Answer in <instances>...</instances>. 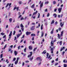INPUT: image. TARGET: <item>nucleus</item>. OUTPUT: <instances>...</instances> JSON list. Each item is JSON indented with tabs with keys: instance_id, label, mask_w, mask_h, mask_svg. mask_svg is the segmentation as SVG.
Here are the masks:
<instances>
[{
	"instance_id": "1",
	"label": "nucleus",
	"mask_w": 67,
	"mask_h": 67,
	"mask_svg": "<svg viewBox=\"0 0 67 67\" xmlns=\"http://www.w3.org/2000/svg\"><path fill=\"white\" fill-rule=\"evenodd\" d=\"M63 34H64V31H63L61 32V34L60 35H59V34H58V37L59 39H60V37H62V36H63Z\"/></svg>"
},
{
	"instance_id": "2",
	"label": "nucleus",
	"mask_w": 67,
	"mask_h": 67,
	"mask_svg": "<svg viewBox=\"0 0 67 67\" xmlns=\"http://www.w3.org/2000/svg\"><path fill=\"white\" fill-rule=\"evenodd\" d=\"M8 5L9 6V8H10L11 7V3H8L7 4V5L5 7V8H7L8 7Z\"/></svg>"
},
{
	"instance_id": "3",
	"label": "nucleus",
	"mask_w": 67,
	"mask_h": 67,
	"mask_svg": "<svg viewBox=\"0 0 67 67\" xmlns=\"http://www.w3.org/2000/svg\"><path fill=\"white\" fill-rule=\"evenodd\" d=\"M20 26L21 27H22L21 28V29L22 30V31H24V26H23V24H21L20 25Z\"/></svg>"
},
{
	"instance_id": "4",
	"label": "nucleus",
	"mask_w": 67,
	"mask_h": 67,
	"mask_svg": "<svg viewBox=\"0 0 67 67\" xmlns=\"http://www.w3.org/2000/svg\"><path fill=\"white\" fill-rule=\"evenodd\" d=\"M11 35H12V31H11L10 32L9 35V38L8 39V41H9V40H10V39L11 38Z\"/></svg>"
},
{
	"instance_id": "5",
	"label": "nucleus",
	"mask_w": 67,
	"mask_h": 67,
	"mask_svg": "<svg viewBox=\"0 0 67 67\" xmlns=\"http://www.w3.org/2000/svg\"><path fill=\"white\" fill-rule=\"evenodd\" d=\"M43 2H42L40 4V10H41L42 8V7L43 6Z\"/></svg>"
},
{
	"instance_id": "6",
	"label": "nucleus",
	"mask_w": 67,
	"mask_h": 67,
	"mask_svg": "<svg viewBox=\"0 0 67 67\" xmlns=\"http://www.w3.org/2000/svg\"><path fill=\"white\" fill-rule=\"evenodd\" d=\"M48 55H49V54H48V53H47V57L46 58H48V59H49L50 57H51V55H49V57H48Z\"/></svg>"
},
{
	"instance_id": "7",
	"label": "nucleus",
	"mask_w": 67,
	"mask_h": 67,
	"mask_svg": "<svg viewBox=\"0 0 67 67\" xmlns=\"http://www.w3.org/2000/svg\"><path fill=\"white\" fill-rule=\"evenodd\" d=\"M58 11H59V13H60L61 12V11H62V8H58Z\"/></svg>"
},
{
	"instance_id": "8",
	"label": "nucleus",
	"mask_w": 67,
	"mask_h": 67,
	"mask_svg": "<svg viewBox=\"0 0 67 67\" xmlns=\"http://www.w3.org/2000/svg\"><path fill=\"white\" fill-rule=\"evenodd\" d=\"M31 33V32H26V35H28L30 34Z\"/></svg>"
},
{
	"instance_id": "9",
	"label": "nucleus",
	"mask_w": 67,
	"mask_h": 67,
	"mask_svg": "<svg viewBox=\"0 0 67 67\" xmlns=\"http://www.w3.org/2000/svg\"><path fill=\"white\" fill-rule=\"evenodd\" d=\"M38 13V11L37 10L36 11V12H35L33 14V15H36L37 14V13Z\"/></svg>"
},
{
	"instance_id": "10",
	"label": "nucleus",
	"mask_w": 67,
	"mask_h": 67,
	"mask_svg": "<svg viewBox=\"0 0 67 67\" xmlns=\"http://www.w3.org/2000/svg\"><path fill=\"white\" fill-rule=\"evenodd\" d=\"M14 54L15 56H16L17 54H18V52L16 51H15L14 52Z\"/></svg>"
},
{
	"instance_id": "11",
	"label": "nucleus",
	"mask_w": 67,
	"mask_h": 67,
	"mask_svg": "<svg viewBox=\"0 0 67 67\" xmlns=\"http://www.w3.org/2000/svg\"><path fill=\"white\" fill-rule=\"evenodd\" d=\"M54 29L53 28L51 31V34H53V33H54Z\"/></svg>"
},
{
	"instance_id": "12",
	"label": "nucleus",
	"mask_w": 67,
	"mask_h": 67,
	"mask_svg": "<svg viewBox=\"0 0 67 67\" xmlns=\"http://www.w3.org/2000/svg\"><path fill=\"white\" fill-rule=\"evenodd\" d=\"M15 9H17V11H18L19 10V7H15L14 9V10H15Z\"/></svg>"
},
{
	"instance_id": "13",
	"label": "nucleus",
	"mask_w": 67,
	"mask_h": 67,
	"mask_svg": "<svg viewBox=\"0 0 67 67\" xmlns=\"http://www.w3.org/2000/svg\"><path fill=\"white\" fill-rule=\"evenodd\" d=\"M29 49H30V50H32V47L31 46H29Z\"/></svg>"
},
{
	"instance_id": "14",
	"label": "nucleus",
	"mask_w": 67,
	"mask_h": 67,
	"mask_svg": "<svg viewBox=\"0 0 67 67\" xmlns=\"http://www.w3.org/2000/svg\"><path fill=\"white\" fill-rule=\"evenodd\" d=\"M37 60H40V61H42V60H41V58H40V57H38L36 59Z\"/></svg>"
},
{
	"instance_id": "15",
	"label": "nucleus",
	"mask_w": 67,
	"mask_h": 67,
	"mask_svg": "<svg viewBox=\"0 0 67 67\" xmlns=\"http://www.w3.org/2000/svg\"><path fill=\"white\" fill-rule=\"evenodd\" d=\"M53 40H52L51 42V46H53V45H54V43H53Z\"/></svg>"
},
{
	"instance_id": "16",
	"label": "nucleus",
	"mask_w": 67,
	"mask_h": 67,
	"mask_svg": "<svg viewBox=\"0 0 67 67\" xmlns=\"http://www.w3.org/2000/svg\"><path fill=\"white\" fill-rule=\"evenodd\" d=\"M35 26H32V27L31 28V30H34L35 29L34 28Z\"/></svg>"
},
{
	"instance_id": "17",
	"label": "nucleus",
	"mask_w": 67,
	"mask_h": 67,
	"mask_svg": "<svg viewBox=\"0 0 67 67\" xmlns=\"http://www.w3.org/2000/svg\"><path fill=\"white\" fill-rule=\"evenodd\" d=\"M33 57H32L31 58H29V59L30 60V61H32V60H33Z\"/></svg>"
},
{
	"instance_id": "18",
	"label": "nucleus",
	"mask_w": 67,
	"mask_h": 67,
	"mask_svg": "<svg viewBox=\"0 0 67 67\" xmlns=\"http://www.w3.org/2000/svg\"><path fill=\"white\" fill-rule=\"evenodd\" d=\"M34 5H35L34 4H33L31 7V8H32L33 9L34 8Z\"/></svg>"
},
{
	"instance_id": "19",
	"label": "nucleus",
	"mask_w": 67,
	"mask_h": 67,
	"mask_svg": "<svg viewBox=\"0 0 67 67\" xmlns=\"http://www.w3.org/2000/svg\"><path fill=\"white\" fill-rule=\"evenodd\" d=\"M12 18H10L9 21L10 23H11L12 22Z\"/></svg>"
},
{
	"instance_id": "20",
	"label": "nucleus",
	"mask_w": 67,
	"mask_h": 67,
	"mask_svg": "<svg viewBox=\"0 0 67 67\" xmlns=\"http://www.w3.org/2000/svg\"><path fill=\"white\" fill-rule=\"evenodd\" d=\"M44 32H41V37H43V36H44Z\"/></svg>"
},
{
	"instance_id": "21",
	"label": "nucleus",
	"mask_w": 67,
	"mask_h": 67,
	"mask_svg": "<svg viewBox=\"0 0 67 67\" xmlns=\"http://www.w3.org/2000/svg\"><path fill=\"white\" fill-rule=\"evenodd\" d=\"M60 25H61V27H63V26L64 25V24H62V23H60Z\"/></svg>"
},
{
	"instance_id": "22",
	"label": "nucleus",
	"mask_w": 67,
	"mask_h": 67,
	"mask_svg": "<svg viewBox=\"0 0 67 67\" xmlns=\"http://www.w3.org/2000/svg\"><path fill=\"white\" fill-rule=\"evenodd\" d=\"M65 48V47H63V48H62L61 49L60 51H62L63 50H64V49Z\"/></svg>"
},
{
	"instance_id": "23",
	"label": "nucleus",
	"mask_w": 67,
	"mask_h": 67,
	"mask_svg": "<svg viewBox=\"0 0 67 67\" xmlns=\"http://www.w3.org/2000/svg\"><path fill=\"white\" fill-rule=\"evenodd\" d=\"M31 36H35V34H32Z\"/></svg>"
},
{
	"instance_id": "24",
	"label": "nucleus",
	"mask_w": 67,
	"mask_h": 67,
	"mask_svg": "<svg viewBox=\"0 0 67 67\" xmlns=\"http://www.w3.org/2000/svg\"><path fill=\"white\" fill-rule=\"evenodd\" d=\"M53 16H54V18H56L57 17V15L55 14H53Z\"/></svg>"
},
{
	"instance_id": "25",
	"label": "nucleus",
	"mask_w": 67,
	"mask_h": 67,
	"mask_svg": "<svg viewBox=\"0 0 67 67\" xmlns=\"http://www.w3.org/2000/svg\"><path fill=\"white\" fill-rule=\"evenodd\" d=\"M46 53V52L45 51H44L42 53V54H45Z\"/></svg>"
},
{
	"instance_id": "26",
	"label": "nucleus",
	"mask_w": 67,
	"mask_h": 67,
	"mask_svg": "<svg viewBox=\"0 0 67 67\" xmlns=\"http://www.w3.org/2000/svg\"><path fill=\"white\" fill-rule=\"evenodd\" d=\"M59 43L60 44V45H62V41H60Z\"/></svg>"
},
{
	"instance_id": "27",
	"label": "nucleus",
	"mask_w": 67,
	"mask_h": 67,
	"mask_svg": "<svg viewBox=\"0 0 67 67\" xmlns=\"http://www.w3.org/2000/svg\"><path fill=\"white\" fill-rule=\"evenodd\" d=\"M18 63V61H15V65H16Z\"/></svg>"
},
{
	"instance_id": "28",
	"label": "nucleus",
	"mask_w": 67,
	"mask_h": 67,
	"mask_svg": "<svg viewBox=\"0 0 67 67\" xmlns=\"http://www.w3.org/2000/svg\"><path fill=\"white\" fill-rule=\"evenodd\" d=\"M54 20H53L51 24H53V23H54Z\"/></svg>"
},
{
	"instance_id": "29",
	"label": "nucleus",
	"mask_w": 67,
	"mask_h": 67,
	"mask_svg": "<svg viewBox=\"0 0 67 67\" xmlns=\"http://www.w3.org/2000/svg\"><path fill=\"white\" fill-rule=\"evenodd\" d=\"M53 3L54 4H56V2L55 1H54L53 2Z\"/></svg>"
},
{
	"instance_id": "30",
	"label": "nucleus",
	"mask_w": 67,
	"mask_h": 67,
	"mask_svg": "<svg viewBox=\"0 0 67 67\" xmlns=\"http://www.w3.org/2000/svg\"><path fill=\"white\" fill-rule=\"evenodd\" d=\"M20 35H19V34L17 35V38H19V37H20Z\"/></svg>"
},
{
	"instance_id": "31",
	"label": "nucleus",
	"mask_w": 67,
	"mask_h": 67,
	"mask_svg": "<svg viewBox=\"0 0 67 67\" xmlns=\"http://www.w3.org/2000/svg\"><path fill=\"white\" fill-rule=\"evenodd\" d=\"M2 57H3V54H2L0 55L1 58H2Z\"/></svg>"
},
{
	"instance_id": "32",
	"label": "nucleus",
	"mask_w": 67,
	"mask_h": 67,
	"mask_svg": "<svg viewBox=\"0 0 67 67\" xmlns=\"http://www.w3.org/2000/svg\"><path fill=\"white\" fill-rule=\"evenodd\" d=\"M7 44H6L5 45V46H4V48H3V49H5V48H6V47H7Z\"/></svg>"
},
{
	"instance_id": "33",
	"label": "nucleus",
	"mask_w": 67,
	"mask_h": 67,
	"mask_svg": "<svg viewBox=\"0 0 67 67\" xmlns=\"http://www.w3.org/2000/svg\"><path fill=\"white\" fill-rule=\"evenodd\" d=\"M26 47H25L24 50V52H26Z\"/></svg>"
},
{
	"instance_id": "34",
	"label": "nucleus",
	"mask_w": 67,
	"mask_h": 67,
	"mask_svg": "<svg viewBox=\"0 0 67 67\" xmlns=\"http://www.w3.org/2000/svg\"><path fill=\"white\" fill-rule=\"evenodd\" d=\"M19 4H22V2L21 1H19Z\"/></svg>"
},
{
	"instance_id": "35",
	"label": "nucleus",
	"mask_w": 67,
	"mask_h": 67,
	"mask_svg": "<svg viewBox=\"0 0 67 67\" xmlns=\"http://www.w3.org/2000/svg\"><path fill=\"white\" fill-rule=\"evenodd\" d=\"M36 49H37V47L35 48L33 50L34 52H35V51Z\"/></svg>"
},
{
	"instance_id": "36",
	"label": "nucleus",
	"mask_w": 67,
	"mask_h": 67,
	"mask_svg": "<svg viewBox=\"0 0 67 67\" xmlns=\"http://www.w3.org/2000/svg\"><path fill=\"white\" fill-rule=\"evenodd\" d=\"M43 25L42 24L41 25V30H43Z\"/></svg>"
},
{
	"instance_id": "37",
	"label": "nucleus",
	"mask_w": 67,
	"mask_h": 67,
	"mask_svg": "<svg viewBox=\"0 0 67 67\" xmlns=\"http://www.w3.org/2000/svg\"><path fill=\"white\" fill-rule=\"evenodd\" d=\"M64 67H67V65L66 64H64Z\"/></svg>"
},
{
	"instance_id": "38",
	"label": "nucleus",
	"mask_w": 67,
	"mask_h": 67,
	"mask_svg": "<svg viewBox=\"0 0 67 67\" xmlns=\"http://www.w3.org/2000/svg\"><path fill=\"white\" fill-rule=\"evenodd\" d=\"M40 13H39L38 14V16L37 17V18H40Z\"/></svg>"
},
{
	"instance_id": "39",
	"label": "nucleus",
	"mask_w": 67,
	"mask_h": 67,
	"mask_svg": "<svg viewBox=\"0 0 67 67\" xmlns=\"http://www.w3.org/2000/svg\"><path fill=\"white\" fill-rule=\"evenodd\" d=\"M49 3V2L48 1H47L45 2V4H48V3Z\"/></svg>"
},
{
	"instance_id": "40",
	"label": "nucleus",
	"mask_w": 67,
	"mask_h": 67,
	"mask_svg": "<svg viewBox=\"0 0 67 67\" xmlns=\"http://www.w3.org/2000/svg\"><path fill=\"white\" fill-rule=\"evenodd\" d=\"M16 59V58H14L13 60V61H15Z\"/></svg>"
},
{
	"instance_id": "41",
	"label": "nucleus",
	"mask_w": 67,
	"mask_h": 67,
	"mask_svg": "<svg viewBox=\"0 0 67 67\" xmlns=\"http://www.w3.org/2000/svg\"><path fill=\"white\" fill-rule=\"evenodd\" d=\"M53 50H54V49H53V48H51L50 50H51V51H53Z\"/></svg>"
},
{
	"instance_id": "42",
	"label": "nucleus",
	"mask_w": 67,
	"mask_h": 67,
	"mask_svg": "<svg viewBox=\"0 0 67 67\" xmlns=\"http://www.w3.org/2000/svg\"><path fill=\"white\" fill-rule=\"evenodd\" d=\"M20 27V26L19 25H17L16 27L15 28H16V27H17V28H19Z\"/></svg>"
},
{
	"instance_id": "43",
	"label": "nucleus",
	"mask_w": 67,
	"mask_h": 67,
	"mask_svg": "<svg viewBox=\"0 0 67 67\" xmlns=\"http://www.w3.org/2000/svg\"><path fill=\"white\" fill-rule=\"evenodd\" d=\"M1 35H4L5 34L4 33H3V32H2L1 34Z\"/></svg>"
},
{
	"instance_id": "44",
	"label": "nucleus",
	"mask_w": 67,
	"mask_h": 67,
	"mask_svg": "<svg viewBox=\"0 0 67 67\" xmlns=\"http://www.w3.org/2000/svg\"><path fill=\"white\" fill-rule=\"evenodd\" d=\"M32 53H33V52H30V55H31V56H32Z\"/></svg>"
},
{
	"instance_id": "45",
	"label": "nucleus",
	"mask_w": 67,
	"mask_h": 67,
	"mask_svg": "<svg viewBox=\"0 0 67 67\" xmlns=\"http://www.w3.org/2000/svg\"><path fill=\"white\" fill-rule=\"evenodd\" d=\"M6 37V35H5L4 36H3V38H5Z\"/></svg>"
},
{
	"instance_id": "46",
	"label": "nucleus",
	"mask_w": 67,
	"mask_h": 67,
	"mask_svg": "<svg viewBox=\"0 0 67 67\" xmlns=\"http://www.w3.org/2000/svg\"><path fill=\"white\" fill-rule=\"evenodd\" d=\"M41 62H40V63L38 64V66H40V65H41Z\"/></svg>"
},
{
	"instance_id": "47",
	"label": "nucleus",
	"mask_w": 67,
	"mask_h": 67,
	"mask_svg": "<svg viewBox=\"0 0 67 67\" xmlns=\"http://www.w3.org/2000/svg\"><path fill=\"white\" fill-rule=\"evenodd\" d=\"M57 21H56L55 23V25H57Z\"/></svg>"
},
{
	"instance_id": "48",
	"label": "nucleus",
	"mask_w": 67,
	"mask_h": 67,
	"mask_svg": "<svg viewBox=\"0 0 67 67\" xmlns=\"http://www.w3.org/2000/svg\"><path fill=\"white\" fill-rule=\"evenodd\" d=\"M19 58H17L16 61H17L18 62V61H19Z\"/></svg>"
},
{
	"instance_id": "49",
	"label": "nucleus",
	"mask_w": 67,
	"mask_h": 67,
	"mask_svg": "<svg viewBox=\"0 0 67 67\" xmlns=\"http://www.w3.org/2000/svg\"><path fill=\"white\" fill-rule=\"evenodd\" d=\"M15 31H14L13 34V35H15Z\"/></svg>"
},
{
	"instance_id": "50",
	"label": "nucleus",
	"mask_w": 67,
	"mask_h": 67,
	"mask_svg": "<svg viewBox=\"0 0 67 67\" xmlns=\"http://www.w3.org/2000/svg\"><path fill=\"white\" fill-rule=\"evenodd\" d=\"M47 17H48L49 16V13H48L47 14Z\"/></svg>"
},
{
	"instance_id": "51",
	"label": "nucleus",
	"mask_w": 67,
	"mask_h": 67,
	"mask_svg": "<svg viewBox=\"0 0 67 67\" xmlns=\"http://www.w3.org/2000/svg\"><path fill=\"white\" fill-rule=\"evenodd\" d=\"M31 56H32V55H29L28 56V58H29V57H31Z\"/></svg>"
},
{
	"instance_id": "52",
	"label": "nucleus",
	"mask_w": 67,
	"mask_h": 67,
	"mask_svg": "<svg viewBox=\"0 0 67 67\" xmlns=\"http://www.w3.org/2000/svg\"><path fill=\"white\" fill-rule=\"evenodd\" d=\"M59 31H60L61 30H62V28H59Z\"/></svg>"
},
{
	"instance_id": "53",
	"label": "nucleus",
	"mask_w": 67,
	"mask_h": 67,
	"mask_svg": "<svg viewBox=\"0 0 67 67\" xmlns=\"http://www.w3.org/2000/svg\"><path fill=\"white\" fill-rule=\"evenodd\" d=\"M12 49L11 48H10V49H9V51L10 52V51H11Z\"/></svg>"
},
{
	"instance_id": "54",
	"label": "nucleus",
	"mask_w": 67,
	"mask_h": 67,
	"mask_svg": "<svg viewBox=\"0 0 67 67\" xmlns=\"http://www.w3.org/2000/svg\"><path fill=\"white\" fill-rule=\"evenodd\" d=\"M24 20V18L22 17L21 18V20Z\"/></svg>"
},
{
	"instance_id": "55",
	"label": "nucleus",
	"mask_w": 67,
	"mask_h": 67,
	"mask_svg": "<svg viewBox=\"0 0 67 67\" xmlns=\"http://www.w3.org/2000/svg\"><path fill=\"white\" fill-rule=\"evenodd\" d=\"M24 35H23V37H21V39H22V38H24Z\"/></svg>"
},
{
	"instance_id": "56",
	"label": "nucleus",
	"mask_w": 67,
	"mask_h": 67,
	"mask_svg": "<svg viewBox=\"0 0 67 67\" xmlns=\"http://www.w3.org/2000/svg\"><path fill=\"white\" fill-rule=\"evenodd\" d=\"M7 0H3V2H5L6 1H7Z\"/></svg>"
},
{
	"instance_id": "57",
	"label": "nucleus",
	"mask_w": 67,
	"mask_h": 67,
	"mask_svg": "<svg viewBox=\"0 0 67 67\" xmlns=\"http://www.w3.org/2000/svg\"><path fill=\"white\" fill-rule=\"evenodd\" d=\"M29 61L28 60H27L25 61V63H29Z\"/></svg>"
},
{
	"instance_id": "58",
	"label": "nucleus",
	"mask_w": 67,
	"mask_h": 67,
	"mask_svg": "<svg viewBox=\"0 0 67 67\" xmlns=\"http://www.w3.org/2000/svg\"><path fill=\"white\" fill-rule=\"evenodd\" d=\"M22 65H23V66H24V62H23V63Z\"/></svg>"
},
{
	"instance_id": "59",
	"label": "nucleus",
	"mask_w": 67,
	"mask_h": 67,
	"mask_svg": "<svg viewBox=\"0 0 67 67\" xmlns=\"http://www.w3.org/2000/svg\"><path fill=\"white\" fill-rule=\"evenodd\" d=\"M10 48H12L13 47V45H12L10 46Z\"/></svg>"
},
{
	"instance_id": "60",
	"label": "nucleus",
	"mask_w": 67,
	"mask_h": 67,
	"mask_svg": "<svg viewBox=\"0 0 67 67\" xmlns=\"http://www.w3.org/2000/svg\"><path fill=\"white\" fill-rule=\"evenodd\" d=\"M57 10V9L56 8L55 9H54V12H56V10Z\"/></svg>"
},
{
	"instance_id": "61",
	"label": "nucleus",
	"mask_w": 67,
	"mask_h": 67,
	"mask_svg": "<svg viewBox=\"0 0 67 67\" xmlns=\"http://www.w3.org/2000/svg\"><path fill=\"white\" fill-rule=\"evenodd\" d=\"M13 52V50H12L10 52V53L11 54H12V53Z\"/></svg>"
},
{
	"instance_id": "62",
	"label": "nucleus",
	"mask_w": 67,
	"mask_h": 67,
	"mask_svg": "<svg viewBox=\"0 0 67 67\" xmlns=\"http://www.w3.org/2000/svg\"><path fill=\"white\" fill-rule=\"evenodd\" d=\"M58 58L56 59V61H58Z\"/></svg>"
},
{
	"instance_id": "63",
	"label": "nucleus",
	"mask_w": 67,
	"mask_h": 67,
	"mask_svg": "<svg viewBox=\"0 0 67 67\" xmlns=\"http://www.w3.org/2000/svg\"><path fill=\"white\" fill-rule=\"evenodd\" d=\"M30 22L29 21L28 22V25H29V24H30Z\"/></svg>"
},
{
	"instance_id": "64",
	"label": "nucleus",
	"mask_w": 67,
	"mask_h": 67,
	"mask_svg": "<svg viewBox=\"0 0 67 67\" xmlns=\"http://www.w3.org/2000/svg\"><path fill=\"white\" fill-rule=\"evenodd\" d=\"M33 19H35V16H33Z\"/></svg>"
}]
</instances>
